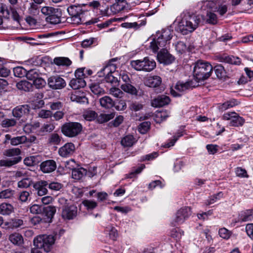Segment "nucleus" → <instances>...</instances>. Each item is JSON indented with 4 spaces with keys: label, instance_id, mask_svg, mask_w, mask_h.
<instances>
[{
    "label": "nucleus",
    "instance_id": "obj_20",
    "mask_svg": "<svg viewBox=\"0 0 253 253\" xmlns=\"http://www.w3.org/2000/svg\"><path fill=\"white\" fill-rule=\"evenodd\" d=\"M162 83V79L158 76H150L145 81V84L150 87H156Z\"/></svg>",
    "mask_w": 253,
    "mask_h": 253
},
{
    "label": "nucleus",
    "instance_id": "obj_17",
    "mask_svg": "<svg viewBox=\"0 0 253 253\" xmlns=\"http://www.w3.org/2000/svg\"><path fill=\"white\" fill-rule=\"evenodd\" d=\"M43 217V222L44 223H50L52 221L54 214L56 212V209L54 206H48L44 207L42 209Z\"/></svg>",
    "mask_w": 253,
    "mask_h": 253
},
{
    "label": "nucleus",
    "instance_id": "obj_48",
    "mask_svg": "<svg viewBox=\"0 0 253 253\" xmlns=\"http://www.w3.org/2000/svg\"><path fill=\"white\" fill-rule=\"evenodd\" d=\"M26 76L28 80L34 82L39 77V74L36 69H32L26 73Z\"/></svg>",
    "mask_w": 253,
    "mask_h": 253
},
{
    "label": "nucleus",
    "instance_id": "obj_56",
    "mask_svg": "<svg viewBox=\"0 0 253 253\" xmlns=\"http://www.w3.org/2000/svg\"><path fill=\"white\" fill-rule=\"evenodd\" d=\"M223 194L221 192H219L216 194L213 195L210 197L209 199L207 200L206 205L208 206L216 202L217 200H219L222 197Z\"/></svg>",
    "mask_w": 253,
    "mask_h": 253
},
{
    "label": "nucleus",
    "instance_id": "obj_49",
    "mask_svg": "<svg viewBox=\"0 0 253 253\" xmlns=\"http://www.w3.org/2000/svg\"><path fill=\"white\" fill-rule=\"evenodd\" d=\"M26 70L22 67L18 66L13 68V74L16 77H23L26 75Z\"/></svg>",
    "mask_w": 253,
    "mask_h": 253
},
{
    "label": "nucleus",
    "instance_id": "obj_64",
    "mask_svg": "<svg viewBox=\"0 0 253 253\" xmlns=\"http://www.w3.org/2000/svg\"><path fill=\"white\" fill-rule=\"evenodd\" d=\"M85 68L78 69L75 73V76L76 78H80L84 79L86 77V73L84 72Z\"/></svg>",
    "mask_w": 253,
    "mask_h": 253
},
{
    "label": "nucleus",
    "instance_id": "obj_52",
    "mask_svg": "<svg viewBox=\"0 0 253 253\" xmlns=\"http://www.w3.org/2000/svg\"><path fill=\"white\" fill-rule=\"evenodd\" d=\"M83 116L86 120L91 121L96 118L97 115L94 111L87 110L84 113Z\"/></svg>",
    "mask_w": 253,
    "mask_h": 253
},
{
    "label": "nucleus",
    "instance_id": "obj_26",
    "mask_svg": "<svg viewBox=\"0 0 253 253\" xmlns=\"http://www.w3.org/2000/svg\"><path fill=\"white\" fill-rule=\"evenodd\" d=\"M87 174V170L83 168L75 169L72 170V177L77 180H80Z\"/></svg>",
    "mask_w": 253,
    "mask_h": 253
},
{
    "label": "nucleus",
    "instance_id": "obj_10",
    "mask_svg": "<svg viewBox=\"0 0 253 253\" xmlns=\"http://www.w3.org/2000/svg\"><path fill=\"white\" fill-rule=\"evenodd\" d=\"M191 214V208L189 207H184L180 208L175 214L174 222L172 223L174 226L176 225L175 223L181 224L183 223Z\"/></svg>",
    "mask_w": 253,
    "mask_h": 253
},
{
    "label": "nucleus",
    "instance_id": "obj_34",
    "mask_svg": "<svg viewBox=\"0 0 253 253\" xmlns=\"http://www.w3.org/2000/svg\"><path fill=\"white\" fill-rule=\"evenodd\" d=\"M17 120L14 118L11 119H4L3 120L0 124L1 127L4 128H9L14 127L17 125Z\"/></svg>",
    "mask_w": 253,
    "mask_h": 253
},
{
    "label": "nucleus",
    "instance_id": "obj_5",
    "mask_svg": "<svg viewBox=\"0 0 253 253\" xmlns=\"http://www.w3.org/2000/svg\"><path fill=\"white\" fill-rule=\"evenodd\" d=\"M130 65L137 71L151 72L155 68L156 63L154 60L146 57L142 60L131 61Z\"/></svg>",
    "mask_w": 253,
    "mask_h": 253
},
{
    "label": "nucleus",
    "instance_id": "obj_45",
    "mask_svg": "<svg viewBox=\"0 0 253 253\" xmlns=\"http://www.w3.org/2000/svg\"><path fill=\"white\" fill-rule=\"evenodd\" d=\"M90 88L94 94L97 95L103 94L104 93L103 88L98 84H91L90 85Z\"/></svg>",
    "mask_w": 253,
    "mask_h": 253
},
{
    "label": "nucleus",
    "instance_id": "obj_53",
    "mask_svg": "<svg viewBox=\"0 0 253 253\" xmlns=\"http://www.w3.org/2000/svg\"><path fill=\"white\" fill-rule=\"evenodd\" d=\"M14 191L10 189H6L0 192V199H7L12 197Z\"/></svg>",
    "mask_w": 253,
    "mask_h": 253
},
{
    "label": "nucleus",
    "instance_id": "obj_44",
    "mask_svg": "<svg viewBox=\"0 0 253 253\" xmlns=\"http://www.w3.org/2000/svg\"><path fill=\"white\" fill-rule=\"evenodd\" d=\"M40 6L35 3H30V7L28 8V13L32 16H36L40 12Z\"/></svg>",
    "mask_w": 253,
    "mask_h": 253
},
{
    "label": "nucleus",
    "instance_id": "obj_7",
    "mask_svg": "<svg viewBox=\"0 0 253 253\" xmlns=\"http://www.w3.org/2000/svg\"><path fill=\"white\" fill-rule=\"evenodd\" d=\"M82 130V126L77 122H69L64 124L61 127V132L66 136L74 137L79 135Z\"/></svg>",
    "mask_w": 253,
    "mask_h": 253
},
{
    "label": "nucleus",
    "instance_id": "obj_36",
    "mask_svg": "<svg viewBox=\"0 0 253 253\" xmlns=\"http://www.w3.org/2000/svg\"><path fill=\"white\" fill-rule=\"evenodd\" d=\"M115 117L114 113L110 114H101L97 116L96 119L97 122L100 124H103L112 119Z\"/></svg>",
    "mask_w": 253,
    "mask_h": 253
},
{
    "label": "nucleus",
    "instance_id": "obj_33",
    "mask_svg": "<svg viewBox=\"0 0 253 253\" xmlns=\"http://www.w3.org/2000/svg\"><path fill=\"white\" fill-rule=\"evenodd\" d=\"M222 61L234 65H239L241 63V60L238 57L233 56H224L222 57Z\"/></svg>",
    "mask_w": 253,
    "mask_h": 253
},
{
    "label": "nucleus",
    "instance_id": "obj_14",
    "mask_svg": "<svg viewBox=\"0 0 253 253\" xmlns=\"http://www.w3.org/2000/svg\"><path fill=\"white\" fill-rule=\"evenodd\" d=\"M30 111V107L28 105H19L13 109L12 114L14 117L19 119L22 117L28 115Z\"/></svg>",
    "mask_w": 253,
    "mask_h": 253
},
{
    "label": "nucleus",
    "instance_id": "obj_2",
    "mask_svg": "<svg viewBox=\"0 0 253 253\" xmlns=\"http://www.w3.org/2000/svg\"><path fill=\"white\" fill-rule=\"evenodd\" d=\"M212 69V66L209 62L198 60L194 67V77L198 82L205 80L211 76Z\"/></svg>",
    "mask_w": 253,
    "mask_h": 253
},
{
    "label": "nucleus",
    "instance_id": "obj_62",
    "mask_svg": "<svg viewBox=\"0 0 253 253\" xmlns=\"http://www.w3.org/2000/svg\"><path fill=\"white\" fill-rule=\"evenodd\" d=\"M33 84L37 88L39 89L43 87L46 84V82L42 78L39 77L33 82Z\"/></svg>",
    "mask_w": 253,
    "mask_h": 253
},
{
    "label": "nucleus",
    "instance_id": "obj_42",
    "mask_svg": "<svg viewBox=\"0 0 253 253\" xmlns=\"http://www.w3.org/2000/svg\"><path fill=\"white\" fill-rule=\"evenodd\" d=\"M135 142L134 138L132 135H126L121 141V144L124 147H130Z\"/></svg>",
    "mask_w": 253,
    "mask_h": 253
},
{
    "label": "nucleus",
    "instance_id": "obj_8",
    "mask_svg": "<svg viewBox=\"0 0 253 253\" xmlns=\"http://www.w3.org/2000/svg\"><path fill=\"white\" fill-rule=\"evenodd\" d=\"M70 17L67 18L73 24L79 25L82 23L81 15L83 14V10L80 5H72L67 8Z\"/></svg>",
    "mask_w": 253,
    "mask_h": 253
},
{
    "label": "nucleus",
    "instance_id": "obj_46",
    "mask_svg": "<svg viewBox=\"0 0 253 253\" xmlns=\"http://www.w3.org/2000/svg\"><path fill=\"white\" fill-rule=\"evenodd\" d=\"M32 180L29 177L23 178L18 182V187L21 188H26L31 186L32 184Z\"/></svg>",
    "mask_w": 253,
    "mask_h": 253
},
{
    "label": "nucleus",
    "instance_id": "obj_43",
    "mask_svg": "<svg viewBox=\"0 0 253 253\" xmlns=\"http://www.w3.org/2000/svg\"><path fill=\"white\" fill-rule=\"evenodd\" d=\"M237 104V102L235 100L232 99L231 100L227 101L222 104H220L219 106V109L220 111H224L229 108L235 106Z\"/></svg>",
    "mask_w": 253,
    "mask_h": 253
},
{
    "label": "nucleus",
    "instance_id": "obj_4",
    "mask_svg": "<svg viewBox=\"0 0 253 253\" xmlns=\"http://www.w3.org/2000/svg\"><path fill=\"white\" fill-rule=\"evenodd\" d=\"M156 39H154L150 43V47L154 52H157L160 47H164L168 43L172 38L169 29H163L156 34Z\"/></svg>",
    "mask_w": 253,
    "mask_h": 253
},
{
    "label": "nucleus",
    "instance_id": "obj_31",
    "mask_svg": "<svg viewBox=\"0 0 253 253\" xmlns=\"http://www.w3.org/2000/svg\"><path fill=\"white\" fill-rule=\"evenodd\" d=\"M131 83H128L126 84H124L121 85V89L126 92L131 94L132 95H136L137 93V90L136 88L130 84Z\"/></svg>",
    "mask_w": 253,
    "mask_h": 253
},
{
    "label": "nucleus",
    "instance_id": "obj_59",
    "mask_svg": "<svg viewBox=\"0 0 253 253\" xmlns=\"http://www.w3.org/2000/svg\"><path fill=\"white\" fill-rule=\"evenodd\" d=\"M21 151L19 148H12L6 150L4 155L7 157L18 156L20 154Z\"/></svg>",
    "mask_w": 253,
    "mask_h": 253
},
{
    "label": "nucleus",
    "instance_id": "obj_51",
    "mask_svg": "<svg viewBox=\"0 0 253 253\" xmlns=\"http://www.w3.org/2000/svg\"><path fill=\"white\" fill-rule=\"evenodd\" d=\"M83 205L87 210H92L97 206V203L94 201L84 200L82 202Z\"/></svg>",
    "mask_w": 253,
    "mask_h": 253
},
{
    "label": "nucleus",
    "instance_id": "obj_27",
    "mask_svg": "<svg viewBox=\"0 0 253 253\" xmlns=\"http://www.w3.org/2000/svg\"><path fill=\"white\" fill-rule=\"evenodd\" d=\"M54 124L51 123H47L43 124L41 127L38 132L39 133L43 135L45 133H50L55 129Z\"/></svg>",
    "mask_w": 253,
    "mask_h": 253
},
{
    "label": "nucleus",
    "instance_id": "obj_58",
    "mask_svg": "<svg viewBox=\"0 0 253 253\" xmlns=\"http://www.w3.org/2000/svg\"><path fill=\"white\" fill-rule=\"evenodd\" d=\"M150 123L149 122H144L142 123L138 127V131L142 134L146 133L149 129Z\"/></svg>",
    "mask_w": 253,
    "mask_h": 253
},
{
    "label": "nucleus",
    "instance_id": "obj_39",
    "mask_svg": "<svg viewBox=\"0 0 253 253\" xmlns=\"http://www.w3.org/2000/svg\"><path fill=\"white\" fill-rule=\"evenodd\" d=\"M42 95L37 94V98H34L32 100V104L34 109H39L43 107L44 104V102L43 100L41 99Z\"/></svg>",
    "mask_w": 253,
    "mask_h": 253
},
{
    "label": "nucleus",
    "instance_id": "obj_28",
    "mask_svg": "<svg viewBox=\"0 0 253 253\" xmlns=\"http://www.w3.org/2000/svg\"><path fill=\"white\" fill-rule=\"evenodd\" d=\"M101 106L105 108L109 109L114 106V102L111 97L105 96L100 99Z\"/></svg>",
    "mask_w": 253,
    "mask_h": 253
},
{
    "label": "nucleus",
    "instance_id": "obj_13",
    "mask_svg": "<svg viewBox=\"0 0 253 253\" xmlns=\"http://www.w3.org/2000/svg\"><path fill=\"white\" fill-rule=\"evenodd\" d=\"M157 57L158 61L164 65L170 64L175 60L174 57L165 48H163L158 53Z\"/></svg>",
    "mask_w": 253,
    "mask_h": 253
},
{
    "label": "nucleus",
    "instance_id": "obj_25",
    "mask_svg": "<svg viewBox=\"0 0 253 253\" xmlns=\"http://www.w3.org/2000/svg\"><path fill=\"white\" fill-rule=\"evenodd\" d=\"M53 63L57 66L68 67L72 64L71 60L66 57H57L53 60Z\"/></svg>",
    "mask_w": 253,
    "mask_h": 253
},
{
    "label": "nucleus",
    "instance_id": "obj_30",
    "mask_svg": "<svg viewBox=\"0 0 253 253\" xmlns=\"http://www.w3.org/2000/svg\"><path fill=\"white\" fill-rule=\"evenodd\" d=\"M13 211V208L11 205L6 203L0 205V214L4 215H9Z\"/></svg>",
    "mask_w": 253,
    "mask_h": 253
},
{
    "label": "nucleus",
    "instance_id": "obj_3",
    "mask_svg": "<svg viewBox=\"0 0 253 253\" xmlns=\"http://www.w3.org/2000/svg\"><path fill=\"white\" fill-rule=\"evenodd\" d=\"M55 242L52 235H40L34 240V245L36 247L31 250V253H42L40 249H43L46 252H49Z\"/></svg>",
    "mask_w": 253,
    "mask_h": 253
},
{
    "label": "nucleus",
    "instance_id": "obj_18",
    "mask_svg": "<svg viewBox=\"0 0 253 253\" xmlns=\"http://www.w3.org/2000/svg\"><path fill=\"white\" fill-rule=\"evenodd\" d=\"M40 168L44 173H50L55 170L56 164L54 160H47L41 163Z\"/></svg>",
    "mask_w": 253,
    "mask_h": 253
},
{
    "label": "nucleus",
    "instance_id": "obj_16",
    "mask_svg": "<svg viewBox=\"0 0 253 253\" xmlns=\"http://www.w3.org/2000/svg\"><path fill=\"white\" fill-rule=\"evenodd\" d=\"M47 186L48 181L42 180L38 181L33 184V188L40 196H42L47 193Z\"/></svg>",
    "mask_w": 253,
    "mask_h": 253
},
{
    "label": "nucleus",
    "instance_id": "obj_47",
    "mask_svg": "<svg viewBox=\"0 0 253 253\" xmlns=\"http://www.w3.org/2000/svg\"><path fill=\"white\" fill-rule=\"evenodd\" d=\"M215 73L218 78H223L226 74L225 70L221 65H217L214 68Z\"/></svg>",
    "mask_w": 253,
    "mask_h": 253
},
{
    "label": "nucleus",
    "instance_id": "obj_32",
    "mask_svg": "<svg viewBox=\"0 0 253 253\" xmlns=\"http://www.w3.org/2000/svg\"><path fill=\"white\" fill-rule=\"evenodd\" d=\"M126 2L116 1L110 7L111 10L114 13H119L123 10L126 7Z\"/></svg>",
    "mask_w": 253,
    "mask_h": 253
},
{
    "label": "nucleus",
    "instance_id": "obj_38",
    "mask_svg": "<svg viewBox=\"0 0 253 253\" xmlns=\"http://www.w3.org/2000/svg\"><path fill=\"white\" fill-rule=\"evenodd\" d=\"M20 157L15 158L13 160H0V167H10L17 164L20 161Z\"/></svg>",
    "mask_w": 253,
    "mask_h": 253
},
{
    "label": "nucleus",
    "instance_id": "obj_19",
    "mask_svg": "<svg viewBox=\"0 0 253 253\" xmlns=\"http://www.w3.org/2000/svg\"><path fill=\"white\" fill-rule=\"evenodd\" d=\"M169 102V97L165 95H160L152 100V105L155 107H160L168 104Z\"/></svg>",
    "mask_w": 253,
    "mask_h": 253
},
{
    "label": "nucleus",
    "instance_id": "obj_11",
    "mask_svg": "<svg viewBox=\"0 0 253 253\" xmlns=\"http://www.w3.org/2000/svg\"><path fill=\"white\" fill-rule=\"evenodd\" d=\"M223 119L224 120H230V126H242L245 123V120L234 112L225 113Z\"/></svg>",
    "mask_w": 253,
    "mask_h": 253
},
{
    "label": "nucleus",
    "instance_id": "obj_24",
    "mask_svg": "<svg viewBox=\"0 0 253 253\" xmlns=\"http://www.w3.org/2000/svg\"><path fill=\"white\" fill-rule=\"evenodd\" d=\"M8 239L12 244L18 246H20L24 243L22 236L18 233L10 234Z\"/></svg>",
    "mask_w": 253,
    "mask_h": 253
},
{
    "label": "nucleus",
    "instance_id": "obj_61",
    "mask_svg": "<svg viewBox=\"0 0 253 253\" xmlns=\"http://www.w3.org/2000/svg\"><path fill=\"white\" fill-rule=\"evenodd\" d=\"M175 49L179 53H182L186 50L187 46L184 42L180 41L175 45Z\"/></svg>",
    "mask_w": 253,
    "mask_h": 253
},
{
    "label": "nucleus",
    "instance_id": "obj_40",
    "mask_svg": "<svg viewBox=\"0 0 253 253\" xmlns=\"http://www.w3.org/2000/svg\"><path fill=\"white\" fill-rule=\"evenodd\" d=\"M62 137L56 133H52L48 139V142L51 145H59L61 141Z\"/></svg>",
    "mask_w": 253,
    "mask_h": 253
},
{
    "label": "nucleus",
    "instance_id": "obj_21",
    "mask_svg": "<svg viewBox=\"0 0 253 253\" xmlns=\"http://www.w3.org/2000/svg\"><path fill=\"white\" fill-rule=\"evenodd\" d=\"M23 224V220L18 218H14L9 221L4 222V225L6 229H13L20 227Z\"/></svg>",
    "mask_w": 253,
    "mask_h": 253
},
{
    "label": "nucleus",
    "instance_id": "obj_50",
    "mask_svg": "<svg viewBox=\"0 0 253 253\" xmlns=\"http://www.w3.org/2000/svg\"><path fill=\"white\" fill-rule=\"evenodd\" d=\"M58 9L49 6H44L41 9V12L44 15L49 17L51 14L56 13Z\"/></svg>",
    "mask_w": 253,
    "mask_h": 253
},
{
    "label": "nucleus",
    "instance_id": "obj_57",
    "mask_svg": "<svg viewBox=\"0 0 253 253\" xmlns=\"http://www.w3.org/2000/svg\"><path fill=\"white\" fill-rule=\"evenodd\" d=\"M24 163L27 166H34L38 163L37 158L35 156L27 157L24 159Z\"/></svg>",
    "mask_w": 253,
    "mask_h": 253
},
{
    "label": "nucleus",
    "instance_id": "obj_22",
    "mask_svg": "<svg viewBox=\"0 0 253 253\" xmlns=\"http://www.w3.org/2000/svg\"><path fill=\"white\" fill-rule=\"evenodd\" d=\"M253 219V211L246 210L242 211L239 214L238 221L246 222L251 221Z\"/></svg>",
    "mask_w": 253,
    "mask_h": 253
},
{
    "label": "nucleus",
    "instance_id": "obj_6",
    "mask_svg": "<svg viewBox=\"0 0 253 253\" xmlns=\"http://www.w3.org/2000/svg\"><path fill=\"white\" fill-rule=\"evenodd\" d=\"M58 202L60 205H63L61 215L64 219H72L77 215V207L73 205H69L67 203L68 200L65 198H60Z\"/></svg>",
    "mask_w": 253,
    "mask_h": 253
},
{
    "label": "nucleus",
    "instance_id": "obj_9",
    "mask_svg": "<svg viewBox=\"0 0 253 253\" xmlns=\"http://www.w3.org/2000/svg\"><path fill=\"white\" fill-rule=\"evenodd\" d=\"M111 66H106L98 72L100 77L105 76V79L107 82L114 84L115 85L118 84L119 79L117 76L118 73L117 72H112Z\"/></svg>",
    "mask_w": 253,
    "mask_h": 253
},
{
    "label": "nucleus",
    "instance_id": "obj_15",
    "mask_svg": "<svg viewBox=\"0 0 253 253\" xmlns=\"http://www.w3.org/2000/svg\"><path fill=\"white\" fill-rule=\"evenodd\" d=\"M75 151V147L73 143H67L58 150L59 155L62 157H68L72 156Z\"/></svg>",
    "mask_w": 253,
    "mask_h": 253
},
{
    "label": "nucleus",
    "instance_id": "obj_37",
    "mask_svg": "<svg viewBox=\"0 0 253 253\" xmlns=\"http://www.w3.org/2000/svg\"><path fill=\"white\" fill-rule=\"evenodd\" d=\"M169 116V113L166 110H162L157 112L155 117L157 123H160L165 120Z\"/></svg>",
    "mask_w": 253,
    "mask_h": 253
},
{
    "label": "nucleus",
    "instance_id": "obj_41",
    "mask_svg": "<svg viewBox=\"0 0 253 253\" xmlns=\"http://www.w3.org/2000/svg\"><path fill=\"white\" fill-rule=\"evenodd\" d=\"M27 137L25 135L14 137L11 139L10 144L12 145L16 146L27 142Z\"/></svg>",
    "mask_w": 253,
    "mask_h": 253
},
{
    "label": "nucleus",
    "instance_id": "obj_12",
    "mask_svg": "<svg viewBox=\"0 0 253 253\" xmlns=\"http://www.w3.org/2000/svg\"><path fill=\"white\" fill-rule=\"evenodd\" d=\"M47 84L53 89H61L66 85L64 79L57 75L50 77L47 80Z\"/></svg>",
    "mask_w": 253,
    "mask_h": 253
},
{
    "label": "nucleus",
    "instance_id": "obj_23",
    "mask_svg": "<svg viewBox=\"0 0 253 253\" xmlns=\"http://www.w3.org/2000/svg\"><path fill=\"white\" fill-rule=\"evenodd\" d=\"M69 85L73 89H78L84 87L86 85V83L83 79L76 78L71 80Z\"/></svg>",
    "mask_w": 253,
    "mask_h": 253
},
{
    "label": "nucleus",
    "instance_id": "obj_35",
    "mask_svg": "<svg viewBox=\"0 0 253 253\" xmlns=\"http://www.w3.org/2000/svg\"><path fill=\"white\" fill-rule=\"evenodd\" d=\"M224 2L223 0H208L206 2V6L211 10L216 11L218 6Z\"/></svg>",
    "mask_w": 253,
    "mask_h": 253
},
{
    "label": "nucleus",
    "instance_id": "obj_54",
    "mask_svg": "<svg viewBox=\"0 0 253 253\" xmlns=\"http://www.w3.org/2000/svg\"><path fill=\"white\" fill-rule=\"evenodd\" d=\"M110 94L116 98H122L124 95L123 92L119 88L111 87L109 90Z\"/></svg>",
    "mask_w": 253,
    "mask_h": 253
},
{
    "label": "nucleus",
    "instance_id": "obj_60",
    "mask_svg": "<svg viewBox=\"0 0 253 253\" xmlns=\"http://www.w3.org/2000/svg\"><path fill=\"white\" fill-rule=\"evenodd\" d=\"M46 20L47 22L53 24H58L60 23L61 21L60 16H58L56 13L51 14L49 17H47Z\"/></svg>",
    "mask_w": 253,
    "mask_h": 253
},
{
    "label": "nucleus",
    "instance_id": "obj_55",
    "mask_svg": "<svg viewBox=\"0 0 253 253\" xmlns=\"http://www.w3.org/2000/svg\"><path fill=\"white\" fill-rule=\"evenodd\" d=\"M47 186L50 190L57 191H59L63 187V185L59 182L53 181L50 183L48 182Z\"/></svg>",
    "mask_w": 253,
    "mask_h": 253
},
{
    "label": "nucleus",
    "instance_id": "obj_29",
    "mask_svg": "<svg viewBox=\"0 0 253 253\" xmlns=\"http://www.w3.org/2000/svg\"><path fill=\"white\" fill-rule=\"evenodd\" d=\"M192 82L189 81L185 83L178 82L175 85V88L179 92H183L186 90L193 87Z\"/></svg>",
    "mask_w": 253,
    "mask_h": 253
},
{
    "label": "nucleus",
    "instance_id": "obj_1",
    "mask_svg": "<svg viewBox=\"0 0 253 253\" xmlns=\"http://www.w3.org/2000/svg\"><path fill=\"white\" fill-rule=\"evenodd\" d=\"M200 22V18L199 16L187 13L179 23L178 30L183 35H187L194 31L198 26Z\"/></svg>",
    "mask_w": 253,
    "mask_h": 253
},
{
    "label": "nucleus",
    "instance_id": "obj_63",
    "mask_svg": "<svg viewBox=\"0 0 253 253\" xmlns=\"http://www.w3.org/2000/svg\"><path fill=\"white\" fill-rule=\"evenodd\" d=\"M107 228L108 229V230L109 231V236L110 238L113 240H116L118 235L117 230L112 226L107 227Z\"/></svg>",
    "mask_w": 253,
    "mask_h": 253
}]
</instances>
